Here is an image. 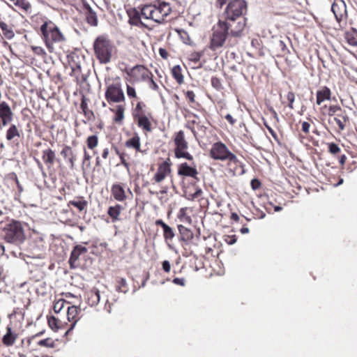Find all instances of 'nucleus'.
I'll use <instances>...</instances> for the list:
<instances>
[{
    "mask_svg": "<svg viewBox=\"0 0 357 357\" xmlns=\"http://www.w3.org/2000/svg\"><path fill=\"white\" fill-rule=\"evenodd\" d=\"M321 114L328 116V122L338 133L344 130L349 125L350 119L345 109L339 105H324L319 108Z\"/></svg>",
    "mask_w": 357,
    "mask_h": 357,
    "instance_id": "obj_2",
    "label": "nucleus"
},
{
    "mask_svg": "<svg viewBox=\"0 0 357 357\" xmlns=\"http://www.w3.org/2000/svg\"><path fill=\"white\" fill-rule=\"evenodd\" d=\"M203 194L202 190L196 186L195 188L194 192H189L187 190L185 191V197L190 201H195L196 199H199Z\"/></svg>",
    "mask_w": 357,
    "mask_h": 357,
    "instance_id": "obj_44",
    "label": "nucleus"
},
{
    "mask_svg": "<svg viewBox=\"0 0 357 357\" xmlns=\"http://www.w3.org/2000/svg\"><path fill=\"white\" fill-rule=\"evenodd\" d=\"M68 206H73L77 208L79 212L85 210L88 206V202L82 196H77L73 200L69 201Z\"/></svg>",
    "mask_w": 357,
    "mask_h": 357,
    "instance_id": "obj_36",
    "label": "nucleus"
},
{
    "mask_svg": "<svg viewBox=\"0 0 357 357\" xmlns=\"http://www.w3.org/2000/svg\"><path fill=\"white\" fill-rule=\"evenodd\" d=\"M171 74L178 84L181 85L184 83V77L182 73V68L179 65L173 66L171 70Z\"/></svg>",
    "mask_w": 357,
    "mask_h": 357,
    "instance_id": "obj_39",
    "label": "nucleus"
},
{
    "mask_svg": "<svg viewBox=\"0 0 357 357\" xmlns=\"http://www.w3.org/2000/svg\"><path fill=\"white\" fill-rule=\"evenodd\" d=\"M87 303L91 306H96L100 302V291L97 288H93L86 294Z\"/></svg>",
    "mask_w": 357,
    "mask_h": 357,
    "instance_id": "obj_31",
    "label": "nucleus"
},
{
    "mask_svg": "<svg viewBox=\"0 0 357 357\" xmlns=\"http://www.w3.org/2000/svg\"><path fill=\"white\" fill-rule=\"evenodd\" d=\"M310 123L309 122L303 121L301 123V130L306 135L310 133Z\"/></svg>",
    "mask_w": 357,
    "mask_h": 357,
    "instance_id": "obj_59",
    "label": "nucleus"
},
{
    "mask_svg": "<svg viewBox=\"0 0 357 357\" xmlns=\"http://www.w3.org/2000/svg\"><path fill=\"white\" fill-rule=\"evenodd\" d=\"M187 211H188V208H186V207L181 208L178 211V218L180 220H185L187 222H190L191 218L190 216L187 215Z\"/></svg>",
    "mask_w": 357,
    "mask_h": 357,
    "instance_id": "obj_51",
    "label": "nucleus"
},
{
    "mask_svg": "<svg viewBox=\"0 0 357 357\" xmlns=\"http://www.w3.org/2000/svg\"><path fill=\"white\" fill-rule=\"evenodd\" d=\"M172 11L169 3L155 0L150 4H146L142 8V16L146 19H150L158 23H163L167 21Z\"/></svg>",
    "mask_w": 357,
    "mask_h": 357,
    "instance_id": "obj_3",
    "label": "nucleus"
},
{
    "mask_svg": "<svg viewBox=\"0 0 357 357\" xmlns=\"http://www.w3.org/2000/svg\"><path fill=\"white\" fill-rule=\"evenodd\" d=\"M147 82L149 83V87L152 90H154V91H158L159 90V86L153 80V77H151V79H149Z\"/></svg>",
    "mask_w": 357,
    "mask_h": 357,
    "instance_id": "obj_62",
    "label": "nucleus"
},
{
    "mask_svg": "<svg viewBox=\"0 0 357 357\" xmlns=\"http://www.w3.org/2000/svg\"><path fill=\"white\" fill-rule=\"evenodd\" d=\"M185 98L188 100L189 104L195 102V94L192 91H184Z\"/></svg>",
    "mask_w": 357,
    "mask_h": 357,
    "instance_id": "obj_55",
    "label": "nucleus"
},
{
    "mask_svg": "<svg viewBox=\"0 0 357 357\" xmlns=\"http://www.w3.org/2000/svg\"><path fill=\"white\" fill-rule=\"evenodd\" d=\"M98 143L99 139L96 135H90L86 139V144L87 148L93 151L94 154L96 153L95 149L98 146Z\"/></svg>",
    "mask_w": 357,
    "mask_h": 357,
    "instance_id": "obj_42",
    "label": "nucleus"
},
{
    "mask_svg": "<svg viewBox=\"0 0 357 357\" xmlns=\"http://www.w3.org/2000/svg\"><path fill=\"white\" fill-rule=\"evenodd\" d=\"M227 5L212 29L208 47L213 52L224 47H233L237 43L245 29L247 3L245 0H216L215 6L222 8Z\"/></svg>",
    "mask_w": 357,
    "mask_h": 357,
    "instance_id": "obj_1",
    "label": "nucleus"
},
{
    "mask_svg": "<svg viewBox=\"0 0 357 357\" xmlns=\"http://www.w3.org/2000/svg\"><path fill=\"white\" fill-rule=\"evenodd\" d=\"M40 29L42 38L50 52L54 51V45L55 43H62L66 39L59 27L52 21L47 18L43 21Z\"/></svg>",
    "mask_w": 357,
    "mask_h": 357,
    "instance_id": "obj_6",
    "label": "nucleus"
},
{
    "mask_svg": "<svg viewBox=\"0 0 357 357\" xmlns=\"http://www.w3.org/2000/svg\"><path fill=\"white\" fill-rule=\"evenodd\" d=\"M295 93L291 91H289L286 95V98L288 102L287 106L291 109H294V102L295 101Z\"/></svg>",
    "mask_w": 357,
    "mask_h": 357,
    "instance_id": "obj_49",
    "label": "nucleus"
},
{
    "mask_svg": "<svg viewBox=\"0 0 357 357\" xmlns=\"http://www.w3.org/2000/svg\"><path fill=\"white\" fill-rule=\"evenodd\" d=\"M211 85L213 88H215L216 90H221L223 89L222 84L221 82V80L220 78L217 77H213L211 78Z\"/></svg>",
    "mask_w": 357,
    "mask_h": 357,
    "instance_id": "obj_52",
    "label": "nucleus"
},
{
    "mask_svg": "<svg viewBox=\"0 0 357 357\" xmlns=\"http://www.w3.org/2000/svg\"><path fill=\"white\" fill-rule=\"evenodd\" d=\"M146 105L144 102L138 101L132 112L134 121L144 134L151 132L153 129V114L151 112H146Z\"/></svg>",
    "mask_w": 357,
    "mask_h": 357,
    "instance_id": "obj_7",
    "label": "nucleus"
},
{
    "mask_svg": "<svg viewBox=\"0 0 357 357\" xmlns=\"http://www.w3.org/2000/svg\"><path fill=\"white\" fill-rule=\"evenodd\" d=\"M94 55L100 63L107 64L115 52V45L106 35L98 36L93 41Z\"/></svg>",
    "mask_w": 357,
    "mask_h": 357,
    "instance_id": "obj_5",
    "label": "nucleus"
},
{
    "mask_svg": "<svg viewBox=\"0 0 357 357\" xmlns=\"http://www.w3.org/2000/svg\"><path fill=\"white\" fill-rule=\"evenodd\" d=\"M85 8V17L86 22L91 26H96L98 24L96 13L92 10V8L89 5L86 6Z\"/></svg>",
    "mask_w": 357,
    "mask_h": 357,
    "instance_id": "obj_37",
    "label": "nucleus"
},
{
    "mask_svg": "<svg viewBox=\"0 0 357 357\" xmlns=\"http://www.w3.org/2000/svg\"><path fill=\"white\" fill-rule=\"evenodd\" d=\"M110 192L114 199L119 202L126 201L129 195L132 196L130 188L123 182H114L111 186Z\"/></svg>",
    "mask_w": 357,
    "mask_h": 357,
    "instance_id": "obj_14",
    "label": "nucleus"
},
{
    "mask_svg": "<svg viewBox=\"0 0 357 357\" xmlns=\"http://www.w3.org/2000/svg\"><path fill=\"white\" fill-rule=\"evenodd\" d=\"M331 11L335 15L336 21L340 24H346L348 14L347 6L344 0H334L331 6Z\"/></svg>",
    "mask_w": 357,
    "mask_h": 357,
    "instance_id": "obj_17",
    "label": "nucleus"
},
{
    "mask_svg": "<svg viewBox=\"0 0 357 357\" xmlns=\"http://www.w3.org/2000/svg\"><path fill=\"white\" fill-rule=\"evenodd\" d=\"M124 209L123 206L119 204L110 206L107 209V215L112 222H116L121 220L120 215Z\"/></svg>",
    "mask_w": 357,
    "mask_h": 357,
    "instance_id": "obj_30",
    "label": "nucleus"
},
{
    "mask_svg": "<svg viewBox=\"0 0 357 357\" xmlns=\"http://www.w3.org/2000/svg\"><path fill=\"white\" fill-rule=\"evenodd\" d=\"M14 4L26 13L31 12L32 6L28 0H15Z\"/></svg>",
    "mask_w": 357,
    "mask_h": 357,
    "instance_id": "obj_41",
    "label": "nucleus"
},
{
    "mask_svg": "<svg viewBox=\"0 0 357 357\" xmlns=\"http://www.w3.org/2000/svg\"><path fill=\"white\" fill-rule=\"evenodd\" d=\"M345 38L349 45L357 47V39L352 34L347 33Z\"/></svg>",
    "mask_w": 357,
    "mask_h": 357,
    "instance_id": "obj_56",
    "label": "nucleus"
},
{
    "mask_svg": "<svg viewBox=\"0 0 357 357\" xmlns=\"http://www.w3.org/2000/svg\"><path fill=\"white\" fill-rule=\"evenodd\" d=\"M71 68L70 76L75 78L77 84H82L86 81L87 77L82 73V66L73 67Z\"/></svg>",
    "mask_w": 357,
    "mask_h": 357,
    "instance_id": "obj_35",
    "label": "nucleus"
},
{
    "mask_svg": "<svg viewBox=\"0 0 357 357\" xmlns=\"http://www.w3.org/2000/svg\"><path fill=\"white\" fill-rule=\"evenodd\" d=\"M61 155L65 158L67 159L69 164L70 167L73 168L75 166V162L76 160L75 155L74 154V152L72 149V148L70 146L66 145L62 149L61 151Z\"/></svg>",
    "mask_w": 357,
    "mask_h": 357,
    "instance_id": "obj_34",
    "label": "nucleus"
},
{
    "mask_svg": "<svg viewBox=\"0 0 357 357\" xmlns=\"http://www.w3.org/2000/svg\"><path fill=\"white\" fill-rule=\"evenodd\" d=\"M264 121V125L266 127V128L268 130L270 134L272 135V137L274 138L275 140L278 141V137L277 133L275 132V130L268 124L266 120Z\"/></svg>",
    "mask_w": 357,
    "mask_h": 357,
    "instance_id": "obj_58",
    "label": "nucleus"
},
{
    "mask_svg": "<svg viewBox=\"0 0 357 357\" xmlns=\"http://www.w3.org/2000/svg\"><path fill=\"white\" fill-rule=\"evenodd\" d=\"M80 312L81 309L76 305H71L68 307L67 319L70 323L68 331H71L75 327L76 323L79 319Z\"/></svg>",
    "mask_w": 357,
    "mask_h": 357,
    "instance_id": "obj_22",
    "label": "nucleus"
},
{
    "mask_svg": "<svg viewBox=\"0 0 357 357\" xmlns=\"http://www.w3.org/2000/svg\"><path fill=\"white\" fill-rule=\"evenodd\" d=\"M180 241L187 255H194L198 251L201 238L199 234L195 235L192 231L182 225H178Z\"/></svg>",
    "mask_w": 357,
    "mask_h": 357,
    "instance_id": "obj_8",
    "label": "nucleus"
},
{
    "mask_svg": "<svg viewBox=\"0 0 357 357\" xmlns=\"http://www.w3.org/2000/svg\"><path fill=\"white\" fill-rule=\"evenodd\" d=\"M128 15L129 17L128 23L130 25L136 26L139 27H145L147 29H149L147 25H146L142 20H141V15L142 12L139 13L137 10L135 8L130 10L128 12Z\"/></svg>",
    "mask_w": 357,
    "mask_h": 357,
    "instance_id": "obj_26",
    "label": "nucleus"
},
{
    "mask_svg": "<svg viewBox=\"0 0 357 357\" xmlns=\"http://www.w3.org/2000/svg\"><path fill=\"white\" fill-rule=\"evenodd\" d=\"M116 301L115 299H113L112 302H110L108 298L106 300L104 309L107 313H111L113 310L116 308Z\"/></svg>",
    "mask_w": 357,
    "mask_h": 357,
    "instance_id": "obj_50",
    "label": "nucleus"
},
{
    "mask_svg": "<svg viewBox=\"0 0 357 357\" xmlns=\"http://www.w3.org/2000/svg\"><path fill=\"white\" fill-rule=\"evenodd\" d=\"M116 290L122 293H126L128 291V286L124 278H116Z\"/></svg>",
    "mask_w": 357,
    "mask_h": 357,
    "instance_id": "obj_45",
    "label": "nucleus"
},
{
    "mask_svg": "<svg viewBox=\"0 0 357 357\" xmlns=\"http://www.w3.org/2000/svg\"><path fill=\"white\" fill-rule=\"evenodd\" d=\"M173 142L174 144V156L176 158H184L189 161L194 160L193 155L188 151L189 144L185 139L183 130H179L174 134Z\"/></svg>",
    "mask_w": 357,
    "mask_h": 357,
    "instance_id": "obj_10",
    "label": "nucleus"
},
{
    "mask_svg": "<svg viewBox=\"0 0 357 357\" xmlns=\"http://www.w3.org/2000/svg\"><path fill=\"white\" fill-rule=\"evenodd\" d=\"M126 146L132 148L137 152L141 151L140 137L138 134L135 133L131 138L126 142Z\"/></svg>",
    "mask_w": 357,
    "mask_h": 357,
    "instance_id": "obj_38",
    "label": "nucleus"
},
{
    "mask_svg": "<svg viewBox=\"0 0 357 357\" xmlns=\"http://www.w3.org/2000/svg\"><path fill=\"white\" fill-rule=\"evenodd\" d=\"M202 56V54L201 52H192L189 55V59L191 61L197 63L200 60Z\"/></svg>",
    "mask_w": 357,
    "mask_h": 357,
    "instance_id": "obj_57",
    "label": "nucleus"
},
{
    "mask_svg": "<svg viewBox=\"0 0 357 357\" xmlns=\"http://www.w3.org/2000/svg\"><path fill=\"white\" fill-rule=\"evenodd\" d=\"M88 101L89 99L85 96H82L80 103V109H82V112L87 121H93L95 119V115L93 112L89 108Z\"/></svg>",
    "mask_w": 357,
    "mask_h": 357,
    "instance_id": "obj_32",
    "label": "nucleus"
},
{
    "mask_svg": "<svg viewBox=\"0 0 357 357\" xmlns=\"http://www.w3.org/2000/svg\"><path fill=\"white\" fill-rule=\"evenodd\" d=\"M126 73L134 82H147L153 77L151 71L144 65H136L126 70Z\"/></svg>",
    "mask_w": 357,
    "mask_h": 357,
    "instance_id": "obj_15",
    "label": "nucleus"
},
{
    "mask_svg": "<svg viewBox=\"0 0 357 357\" xmlns=\"http://www.w3.org/2000/svg\"><path fill=\"white\" fill-rule=\"evenodd\" d=\"M91 159V156L87 152L86 149H84V158H83V161H82L83 165L87 163V165L90 166Z\"/></svg>",
    "mask_w": 357,
    "mask_h": 357,
    "instance_id": "obj_60",
    "label": "nucleus"
},
{
    "mask_svg": "<svg viewBox=\"0 0 357 357\" xmlns=\"http://www.w3.org/2000/svg\"><path fill=\"white\" fill-rule=\"evenodd\" d=\"M33 52L39 56H43L45 54L44 50L41 47H32Z\"/></svg>",
    "mask_w": 357,
    "mask_h": 357,
    "instance_id": "obj_64",
    "label": "nucleus"
},
{
    "mask_svg": "<svg viewBox=\"0 0 357 357\" xmlns=\"http://www.w3.org/2000/svg\"><path fill=\"white\" fill-rule=\"evenodd\" d=\"M126 93L132 105H133V100H138L139 99L136 89L132 84H126Z\"/></svg>",
    "mask_w": 357,
    "mask_h": 357,
    "instance_id": "obj_43",
    "label": "nucleus"
},
{
    "mask_svg": "<svg viewBox=\"0 0 357 357\" xmlns=\"http://www.w3.org/2000/svg\"><path fill=\"white\" fill-rule=\"evenodd\" d=\"M177 173L178 176L190 177L198 180L199 172L195 166H190L187 162H182L178 165Z\"/></svg>",
    "mask_w": 357,
    "mask_h": 357,
    "instance_id": "obj_20",
    "label": "nucleus"
},
{
    "mask_svg": "<svg viewBox=\"0 0 357 357\" xmlns=\"http://www.w3.org/2000/svg\"><path fill=\"white\" fill-rule=\"evenodd\" d=\"M155 225L157 226H160L162 228L163 237L165 242H172L175 236L173 229L160 219L155 220Z\"/></svg>",
    "mask_w": 357,
    "mask_h": 357,
    "instance_id": "obj_27",
    "label": "nucleus"
},
{
    "mask_svg": "<svg viewBox=\"0 0 357 357\" xmlns=\"http://www.w3.org/2000/svg\"><path fill=\"white\" fill-rule=\"evenodd\" d=\"M328 151L333 155L337 154L341 151L339 146L335 143L328 144Z\"/></svg>",
    "mask_w": 357,
    "mask_h": 357,
    "instance_id": "obj_54",
    "label": "nucleus"
},
{
    "mask_svg": "<svg viewBox=\"0 0 357 357\" xmlns=\"http://www.w3.org/2000/svg\"><path fill=\"white\" fill-rule=\"evenodd\" d=\"M42 159L48 168H51L56 160V153L52 149L48 148L43 151Z\"/></svg>",
    "mask_w": 357,
    "mask_h": 357,
    "instance_id": "obj_29",
    "label": "nucleus"
},
{
    "mask_svg": "<svg viewBox=\"0 0 357 357\" xmlns=\"http://www.w3.org/2000/svg\"><path fill=\"white\" fill-rule=\"evenodd\" d=\"M250 185L254 190L259 189L261 187V182L257 178H253L251 180Z\"/></svg>",
    "mask_w": 357,
    "mask_h": 357,
    "instance_id": "obj_61",
    "label": "nucleus"
},
{
    "mask_svg": "<svg viewBox=\"0 0 357 357\" xmlns=\"http://www.w3.org/2000/svg\"><path fill=\"white\" fill-rule=\"evenodd\" d=\"M168 188L167 186L162 187V189L160 190L159 192H154L152 191H150V193L154 195H160L159 197V199L162 202L163 201L167 202V199L165 197L164 195H166L167 193Z\"/></svg>",
    "mask_w": 357,
    "mask_h": 357,
    "instance_id": "obj_53",
    "label": "nucleus"
},
{
    "mask_svg": "<svg viewBox=\"0 0 357 357\" xmlns=\"http://www.w3.org/2000/svg\"><path fill=\"white\" fill-rule=\"evenodd\" d=\"M66 301L61 298L58 301H56L53 305V310L55 313H59L61 311V310L64 307L65 304L66 303Z\"/></svg>",
    "mask_w": 357,
    "mask_h": 357,
    "instance_id": "obj_48",
    "label": "nucleus"
},
{
    "mask_svg": "<svg viewBox=\"0 0 357 357\" xmlns=\"http://www.w3.org/2000/svg\"><path fill=\"white\" fill-rule=\"evenodd\" d=\"M125 106L121 105H118L114 109H110V110L114 114L113 117V121L119 125H121L123 123L125 115Z\"/></svg>",
    "mask_w": 357,
    "mask_h": 357,
    "instance_id": "obj_33",
    "label": "nucleus"
},
{
    "mask_svg": "<svg viewBox=\"0 0 357 357\" xmlns=\"http://www.w3.org/2000/svg\"><path fill=\"white\" fill-rule=\"evenodd\" d=\"M176 31L184 43L190 44L191 43L190 37L186 31L183 29H178Z\"/></svg>",
    "mask_w": 357,
    "mask_h": 357,
    "instance_id": "obj_47",
    "label": "nucleus"
},
{
    "mask_svg": "<svg viewBox=\"0 0 357 357\" xmlns=\"http://www.w3.org/2000/svg\"><path fill=\"white\" fill-rule=\"evenodd\" d=\"M47 322L50 328L54 331L66 329V333L69 332L68 331V328L69 327L68 323L65 321L61 320L58 317L48 316Z\"/></svg>",
    "mask_w": 357,
    "mask_h": 357,
    "instance_id": "obj_24",
    "label": "nucleus"
},
{
    "mask_svg": "<svg viewBox=\"0 0 357 357\" xmlns=\"http://www.w3.org/2000/svg\"><path fill=\"white\" fill-rule=\"evenodd\" d=\"M3 231V238L8 243H21L25 239L23 227L19 221L12 220L4 227Z\"/></svg>",
    "mask_w": 357,
    "mask_h": 357,
    "instance_id": "obj_9",
    "label": "nucleus"
},
{
    "mask_svg": "<svg viewBox=\"0 0 357 357\" xmlns=\"http://www.w3.org/2000/svg\"><path fill=\"white\" fill-rule=\"evenodd\" d=\"M1 31L7 39H11L15 35L13 28L3 22H1Z\"/></svg>",
    "mask_w": 357,
    "mask_h": 357,
    "instance_id": "obj_46",
    "label": "nucleus"
},
{
    "mask_svg": "<svg viewBox=\"0 0 357 357\" xmlns=\"http://www.w3.org/2000/svg\"><path fill=\"white\" fill-rule=\"evenodd\" d=\"M222 162H224L222 167L225 173L229 176H240L245 172L243 163L234 153H232Z\"/></svg>",
    "mask_w": 357,
    "mask_h": 357,
    "instance_id": "obj_13",
    "label": "nucleus"
},
{
    "mask_svg": "<svg viewBox=\"0 0 357 357\" xmlns=\"http://www.w3.org/2000/svg\"><path fill=\"white\" fill-rule=\"evenodd\" d=\"M13 112L10 107L6 102H1V124L6 126L13 121Z\"/></svg>",
    "mask_w": 357,
    "mask_h": 357,
    "instance_id": "obj_28",
    "label": "nucleus"
},
{
    "mask_svg": "<svg viewBox=\"0 0 357 357\" xmlns=\"http://www.w3.org/2000/svg\"><path fill=\"white\" fill-rule=\"evenodd\" d=\"M192 123L195 124V126H186V127L192 131L195 138L197 140L204 138L206 135L208 128L204 124L201 123V122H196L195 121H192Z\"/></svg>",
    "mask_w": 357,
    "mask_h": 357,
    "instance_id": "obj_25",
    "label": "nucleus"
},
{
    "mask_svg": "<svg viewBox=\"0 0 357 357\" xmlns=\"http://www.w3.org/2000/svg\"><path fill=\"white\" fill-rule=\"evenodd\" d=\"M42 333V332H40L34 335H32L31 337H28L26 340V343L23 340L22 341V347L26 348V350L29 352L36 351L39 347L54 349L56 347V342H58V340H54L52 337L40 340L39 339V337Z\"/></svg>",
    "mask_w": 357,
    "mask_h": 357,
    "instance_id": "obj_11",
    "label": "nucleus"
},
{
    "mask_svg": "<svg viewBox=\"0 0 357 357\" xmlns=\"http://www.w3.org/2000/svg\"><path fill=\"white\" fill-rule=\"evenodd\" d=\"M121 160V163L123 165V167L129 170L130 169V164L126 161L125 158V153H122L121 155L119 156Z\"/></svg>",
    "mask_w": 357,
    "mask_h": 357,
    "instance_id": "obj_63",
    "label": "nucleus"
},
{
    "mask_svg": "<svg viewBox=\"0 0 357 357\" xmlns=\"http://www.w3.org/2000/svg\"><path fill=\"white\" fill-rule=\"evenodd\" d=\"M332 96L331 90L326 86L319 88L316 92V105L322 107V103L326 100H331Z\"/></svg>",
    "mask_w": 357,
    "mask_h": 357,
    "instance_id": "obj_23",
    "label": "nucleus"
},
{
    "mask_svg": "<svg viewBox=\"0 0 357 357\" xmlns=\"http://www.w3.org/2000/svg\"><path fill=\"white\" fill-rule=\"evenodd\" d=\"M105 98L109 105L125 102L126 97L119 79H116L107 85Z\"/></svg>",
    "mask_w": 357,
    "mask_h": 357,
    "instance_id": "obj_12",
    "label": "nucleus"
},
{
    "mask_svg": "<svg viewBox=\"0 0 357 357\" xmlns=\"http://www.w3.org/2000/svg\"><path fill=\"white\" fill-rule=\"evenodd\" d=\"M10 324L6 328V333L2 337V342L6 346L13 345L21 332L22 331V323L24 321V312L22 309L17 308L9 314Z\"/></svg>",
    "mask_w": 357,
    "mask_h": 357,
    "instance_id": "obj_4",
    "label": "nucleus"
},
{
    "mask_svg": "<svg viewBox=\"0 0 357 357\" xmlns=\"http://www.w3.org/2000/svg\"><path fill=\"white\" fill-rule=\"evenodd\" d=\"M67 61L70 68L82 66L85 63V56L79 50L73 51L67 55Z\"/></svg>",
    "mask_w": 357,
    "mask_h": 357,
    "instance_id": "obj_21",
    "label": "nucleus"
},
{
    "mask_svg": "<svg viewBox=\"0 0 357 357\" xmlns=\"http://www.w3.org/2000/svg\"><path fill=\"white\" fill-rule=\"evenodd\" d=\"M20 137V130L15 125H11L6 133V138L8 141L17 140Z\"/></svg>",
    "mask_w": 357,
    "mask_h": 357,
    "instance_id": "obj_40",
    "label": "nucleus"
},
{
    "mask_svg": "<svg viewBox=\"0 0 357 357\" xmlns=\"http://www.w3.org/2000/svg\"><path fill=\"white\" fill-rule=\"evenodd\" d=\"M233 153L222 142L219 141L213 143L209 151V156L215 160L223 162Z\"/></svg>",
    "mask_w": 357,
    "mask_h": 357,
    "instance_id": "obj_16",
    "label": "nucleus"
},
{
    "mask_svg": "<svg viewBox=\"0 0 357 357\" xmlns=\"http://www.w3.org/2000/svg\"><path fill=\"white\" fill-rule=\"evenodd\" d=\"M88 252V249L82 245H75L71 251L69 264L70 268H75L80 266V259Z\"/></svg>",
    "mask_w": 357,
    "mask_h": 357,
    "instance_id": "obj_19",
    "label": "nucleus"
},
{
    "mask_svg": "<svg viewBox=\"0 0 357 357\" xmlns=\"http://www.w3.org/2000/svg\"><path fill=\"white\" fill-rule=\"evenodd\" d=\"M171 166L172 162L169 158H167L166 160L159 164L157 169V172L151 178L152 183L153 184L160 183L162 181H163L165 179V178L171 174Z\"/></svg>",
    "mask_w": 357,
    "mask_h": 357,
    "instance_id": "obj_18",
    "label": "nucleus"
}]
</instances>
